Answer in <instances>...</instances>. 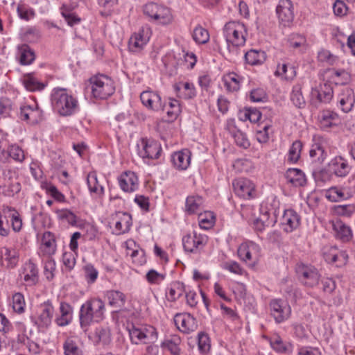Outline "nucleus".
<instances>
[{
  "label": "nucleus",
  "mask_w": 355,
  "mask_h": 355,
  "mask_svg": "<svg viewBox=\"0 0 355 355\" xmlns=\"http://www.w3.org/2000/svg\"><path fill=\"white\" fill-rule=\"evenodd\" d=\"M223 35L227 45L229 58L233 59L241 55L239 47L245 44L247 35L244 24L234 21L227 22L224 26Z\"/></svg>",
  "instance_id": "obj_1"
},
{
  "label": "nucleus",
  "mask_w": 355,
  "mask_h": 355,
  "mask_svg": "<svg viewBox=\"0 0 355 355\" xmlns=\"http://www.w3.org/2000/svg\"><path fill=\"white\" fill-rule=\"evenodd\" d=\"M105 307L99 298L86 301L80 307L79 320L81 328L86 331L92 322H99L104 318Z\"/></svg>",
  "instance_id": "obj_2"
},
{
  "label": "nucleus",
  "mask_w": 355,
  "mask_h": 355,
  "mask_svg": "<svg viewBox=\"0 0 355 355\" xmlns=\"http://www.w3.org/2000/svg\"><path fill=\"white\" fill-rule=\"evenodd\" d=\"M51 103L54 110L63 116L72 115L78 109L77 100L63 88L54 89Z\"/></svg>",
  "instance_id": "obj_3"
},
{
  "label": "nucleus",
  "mask_w": 355,
  "mask_h": 355,
  "mask_svg": "<svg viewBox=\"0 0 355 355\" xmlns=\"http://www.w3.org/2000/svg\"><path fill=\"white\" fill-rule=\"evenodd\" d=\"M92 94L96 98L105 99L114 92L112 80L106 76H95L89 79Z\"/></svg>",
  "instance_id": "obj_4"
},
{
  "label": "nucleus",
  "mask_w": 355,
  "mask_h": 355,
  "mask_svg": "<svg viewBox=\"0 0 355 355\" xmlns=\"http://www.w3.org/2000/svg\"><path fill=\"white\" fill-rule=\"evenodd\" d=\"M208 241V236L198 230H193L182 238L184 249L191 253H200Z\"/></svg>",
  "instance_id": "obj_5"
},
{
  "label": "nucleus",
  "mask_w": 355,
  "mask_h": 355,
  "mask_svg": "<svg viewBox=\"0 0 355 355\" xmlns=\"http://www.w3.org/2000/svg\"><path fill=\"white\" fill-rule=\"evenodd\" d=\"M270 315L277 324L287 320L291 314V307L286 301L281 299H273L269 303Z\"/></svg>",
  "instance_id": "obj_6"
},
{
  "label": "nucleus",
  "mask_w": 355,
  "mask_h": 355,
  "mask_svg": "<svg viewBox=\"0 0 355 355\" xmlns=\"http://www.w3.org/2000/svg\"><path fill=\"white\" fill-rule=\"evenodd\" d=\"M54 314V307L50 301L44 302L39 307L37 316L33 320L39 329H48L52 322Z\"/></svg>",
  "instance_id": "obj_7"
},
{
  "label": "nucleus",
  "mask_w": 355,
  "mask_h": 355,
  "mask_svg": "<svg viewBox=\"0 0 355 355\" xmlns=\"http://www.w3.org/2000/svg\"><path fill=\"white\" fill-rule=\"evenodd\" d=\"M296 272L301 282L306 286L313 287L319 283L320 275L313 266L300 264L297 266Z\"/></svg>",
  "instance_id": "obj_8"
},
{
  "label": "nucleus",
  "mask_w": 355,
  "mask_h": 355,
  "mask_svg": "<svg viewBox=\"0 0 355 355\" xmlns=\"http://www.w3.org/2000/svg\"><path fill=\"white\" fill-rule=\"evenodd\" d=\"M260 248L254 242L248 241L243 243L238 248V255L241 260L254 266L257 261V254Z\"/></svg>",
  "instance_id": "obj_9"
},
{
  "label": "nucleus",
  "mask_w": 355,
  "mask_h": 355,
  "mask_svg": "<svg viewBox=\"0 0 355 355\" xmlns=\"http://www.w3.org/2000/svg\"><path fill=\"white\" fill-rule=\"evenodd\" d=\"M137 146L138 153L143 159H157L162 150L160 144L152 139H142Z\"/></svg>",
  "instance_id": "obj_10"
},
{
  "label": "nucleus",
  "mask_w": 355,
  "mask_h": 355,
  "mask_svg": "<svg viewBox=\"0 0 355 355\" xmlns=\"http://www.w3.org/2000/svg\"><path fill=\"white\" fill-rule=\"evenodd\" d=\"M151 31L148 27H142L137 33H135L129 40L128 48L132 52L140 51L148 43Z\"/></svg>",
  "instance_id": "obj_11"
},
{
  "label": "nucleus",
  "mask_w": 355,
  "mask_h": 355,
  "mask_svg": "<svg viewBox=\"0 0 355 355\" xmlns=\"http://www.w3.org/2000/svg\"><path fill=\"white\" fill-rule=\"evenodd\" d=\"M279 21L284 26H288L294 19L293 6L291 0H279L276 8Z\"/></svg>",
  "instance_id": "obj_12"
},
{
  "label": "nucleus",
  "mask_w": 355,
  "mask_h": 355,
  "mask_svg": "<svg viewBox=\"0 0 355 355\" xmlns=\"http://www.w3.org/2000/svg\"><path fill=\"white\" fill-rule=\"evenodd\" d=\"M177 328L184 334H190L198 328V322L190 313H177L174 317Z\"/></svg>",
  "instance_id": "obj_13"
},
{
  "label": "nucleus",
  "mask_w": 355,
  "mask_h": 355,
  "mask_svg": "<svg viewBox=\"0 0 355 355\" xmlns=\"http://www.w3.org/2000/svg\"><path fill=\"white\" fill-rule=\"evenodd\" d=\"M140 99L142 104L148 109L154 111H164L165 106L162 103V99L158 93L146 90L140 94Z\"/></svg>",
  "instance_id": "obj_14"
},
{
  "label": "nucleus",
  "mask_w": 355,
  "mask_h": 355,
  "mask_svg": "<svg viewBox=\"0 0 355 355\" xmlns=\"http://www.w3.org/2000/svg\"><path fill=\"white\" fill-rule=\"evenodd\" d=\"M234 190L237 196L244 199L254 196L255 192L254 184L246 178H239L233 182Z\"/></svg>",
  "instance_id": "obj_15"
},
{
  "label": "nucleus",
  "mask_w": 355,
  "mask_h": 355,
  "mask_svg": "<svg viewBox=\"0 0 355 355\" xmlns=\"http://www.w3.org/2000/svg\"><path fill=\"white\" fill-rule=\"evenodd\" d=\"M19 118L31 125H35L42 121V111L37 105H24L20 107Z\"/></svg>",
  "instance_id": "obj_16"
},
{
  "label": "nucleus",
  "mask_w": 355,
  "mask_h": 355,
  "mask_svg": "<svg viewBox=\"0 0 355 355\" xmlns=\"http://www.w3.org/2000/svg\"><path fill=\"white\" fill-rule=\"evenodd\" d=\"M129 335L132 343L139 344L140 343H146L147 340L155 334V329L149 327H136L134 325L129 329Z\"/></svg>",
  "instance_id": "obj_17"
},
{
  "label": "nucleus",
  "mask_w": 355,
  "mask_h": 355,
  "mask_svg": "<svg viewBox=\"0 0 355 355\" xmlns=\"http://www.w3.org/2000/svg\"><path fill=\"white\" fill-rule=\"evenodd\" d=\"M115 221L114 232L116 234H121L128 232L132 225L131 215L126 212L119 211L113 216Z\"/></svg>",
  "instance_id": "obj_18"
},
{
  "label": "nucleus",
  "mask_w": 355,
  "mask_h": 355,
  "mask_svg": "<svg viewBox=\"0 0 355 355\" xmlns=\"http://www.w3.org/2000/svg\"><path fill=\"white\" fill-rule=\"evenodd\" d=\"M118 180L121 189L125 192H133L138 188V178L134 172L123 173Z\"/></svg>",
  "instance_id": "obj_19"
},
{
  "label": "nucleus",
  "mask_w": 355,
  "mask_h": 355,
  "mask_svg": "<svg viewBox=\"0 0 355 355\" xmlns=\"http://www.w3.org/2000/svg\"><path fill=\"white\" fill-rule=\"evenodd\" d=\"M108 304L114 308V311L119 312L125 306L126 302L125 295L120 291L110 290L106 292Z\"/></svg>",
  "instance_id": "obj_20"
},
{
  "label": "nucleus",
  "mask_w": 355,
  "mask_h": 355,
  "mask_svg": "<svg viewBox=\"0 0 355 355\" xmlns=\"http://www.w3.org/2000/svg\"><path fill=\"white\" fill-rule=\"evenodd\" d=\"M329 167L338 177L346 176L350 171L347 161L341 156H337L332 159L329 164Z\"/></svg>",
  "instance_id": "obj_21"
},
{
  "label": "nucleus",
  "mask_w": 355,
  "mask_h": 355,
  "mask_svg": "<svg viewBox=\"0 0 355 355\" xmlns=\"http://www.w3.org/2000/svg\"><path fill=\"white\" fill-rule=\"evenodd\" d=\"M332 227L337 239L342 242H348L352 238V232L351 228L340 220H336L332 222Z\"/></svg>",
  "instance_id": "obj_22"
},
{
  "label": "nucleus",
  "mask_w": 355,
  "mask_h": 355,
  "mask_svg": "<svg viewBox=\"0 0 355 355\" xmlns=\"http://www.w3.org/2000/svg\"><path fill=\"white\" fill-rule=\"evenodd\" d=\"M300 217L293 209L285 211L282 217V225L286 232H291L300 225Z\"/></svg>",
  "instance_id": "obj_23"
},
{
  "label": "nucleus",
  "mask_w": 355,
  "mask_h": 355,
  "mask_svg": "<svg viewBox=\"0 0 355 355\" xmlns=\"http://www.w3.org/2000/svg\"><path fill=\"white\" fill-rule=\"evenodd\" d=\"M339 103L343 112H348L352 110L355 103V97L352 88L345 87L342 89L340 94Z\"/></svg>",
  "instance_id": "obj_24"
},
{
  "label": "nucleus",
  "mask_w": 355,
  "mask_h": 355,
  "mask_svg": "<svg viewBox=\"0 0 355 355\" xmlns=\"http://www.w3.org/2000/svg\"><path fill=\"white\" fill-rule=\"evenodd\" d=\"M72 306L68 303L61 302L60 305V315L55 318V323L59 327L68 325L72 321Z\"/></svg>",
  "instance_id": "obj_25"
},
{
  "label": "nucleus",
  "mask_w": 355,
  "mask_h": 355,
  "mask_svg": "<svg viewBox=\"0 0 355 355\" xmlns=\"http://www.w3.org/2000/svg\"><path fill=\"white\" fill-rule=\"evenodd\" d=\"M21 274L24 275V281L28 286L35 285L38 281L37 268L31 261L24 265Z\"/></svg>",
  "instance_id": "obj_26"
},
{
  "label": "nucleus",
  "mask_w": 355,
  "mask_h": 355,
  "mask_svg": "<svg viewBox=\"0 0 355 355\" xmlns=\"http://www.w3.org/2000/svg\"><path fill=\"white\" fill-rule=\"evenodd\" d=\"M191 160V153L185 149L181 151L175 152L172 155V162L174 166L180 170L187 169Z\"/></svg>",
  "instance_id": "obj_27"
},
{
  "label": "nucleus",
  "mask_w": 355,
  "mask_h": 355,
  "mask_svg": "<svg viewBox=\"0 0 355 355\" xmlns=\"http://www.w3.org/2000/svg\"><path fill=\"white\" fill-rule=\"evenodd\" d=\"M227 130L234 138L235 143L243 148H248L250 144L245 133L238 130L233 122H228Z\"/></svg>",
  "instance_id": "obj_28"
},
{
  "label": "nucleus",
  "mask_w": 355,
  "mask_h": 355,
  "mask_svg": "<svg viewBox=\"0 0 355 355\" xmlns=\"http://www.w3.org/2000/svg\"><path fill=\"white\" fill-rule=\"evenodd\" d=\"M327 156V153L321 144L315 142L312 144L309 151V157L312 163L320 165L324 162Z\"/></svg>",
  "instance_id": "obj_29"
},
{
  "label": "nucleus",
  "mask_w": 355,
  "mask_h": 355,
  "mask_svg": "<svg viewBox=\"0 0 355 355\" xmlns=\"http://www.w3.org/2000/svg\"><path fill=\"white\" fill-rule=\"evenodd\" d=\"M287 181L295 187H303L306 183L304 173L297 168H289L285 174Z\"/></svg>",
  "instance_id": "obj_30"
},
{
  "label": "nucleus",
  "mask_w": 355,
  "mask_h": 355,
  "mask_svg": "<svg viewBox=\"0 0 355 355\" xmlns=\"http://www.w3.org/2000/svg\"><path fill=\"white\" fill-rule=\"evenodd\" d=\"M1 256L3 259V264L7 268H12L18 263V253L15 249H10L7 247H3L0 250Z\"/></svg>",
  "instance_id": "obj_31"
},
{
  "label": "nucleus",
  "mask_w": 355,
  "mask_h": 355,
  "mask_svg": "<svg viewBox=\"0 0 355 355\" xmlns=\"http://www.w3.org/2000/svg\"><path fill=\"white\" fill-rule=\"evenodd\" d=\"M333 89L328 83L321 85L320 89H315L312 92V95L316 96L318 101L322 103H329L333 97Z\"/></svg>",
  "instance_id": "obj_32"
},
{
  "label": "nucleus",
  "mask_w": 355,
  "mask_h": 355,
  "mask_svg": "<svg viewBox=\"0 0 355 355\" xmlns=\"http://www.w3.org/2000/svg\"><path fill=\"white\" fill-rule=\"evenodd\" d=\"M204 200L199 196H191L186 200V211L189 214L198 213L203 209Z\"/></svg>",
  "instance_id": "obj_33"
},
{
  "label": "nucleus",
  "mask_w": 355,
  "mask_h": 355,
  "mask_svg": "<svg viewBox=\"0 0 355 355\" xmlns=\"http://www.w3.org/2000/svg\"><path fill=\"white\" fill-rule=\"evenodd\" d=\"M321 128H329L336 124L338 121V114L331 110H323L319 115Z\"/></svg>",
  "instance_id": "obj_34"
},
{
  "label": "nucleus",
  "mask_w": 355,
  "mask_h": 355,
  "mask_svg": "<svg viewBox=\"0 0 355 355\" xmlns=\"http://www.w3.org/2000/svg\"><path fill=\"white\" fill-rule=\"evenodd\" d=\"M8 156L19 162H23L25 158L24 151L17 145L10 146L8 153L5 150H2L1 154H0V162L6 159Z\"/></svg>",
  "instance_id": "obj_35"
},
{
  "label": "nucleus",
  "mask_w": 355,
  "mask_h": 355,
  "mask_svg": "<svg viewBox=\"0 0 355 355\" xmlns=\"http://www.w3.org/2000/svg\"><path fill=\"white\" fill-rule=\"evenodd\" d=\"M181 343V339L178 336L173 335L170 338L166 339L162 346L168 349L172 355H180V345Z\"/></svg>",
  "instance_id": "obj_36"
},
{
  "label": "nucleus",
  "mask_w": 355,
  "mask_h": 355,
  "mask_svg": "<svg viewBox=\"0 0 355 355\" xmlns=\"http://www.w3.org/2000/svg\"><path fill=\"white\" fill-rule=\"evenodd\" d=\"M18 53L19 56V62L22 65L30 64L35 60L34 52L26 44H23L19 46Z\"/></svg>",
  "instance_id": "obj_37"
},
{
  "label": "nucleus",
  "mask_w": 355,
  "mask_h": 355,
  "mask_svg": "<svg viewBox=\"0 0 355 355\" xmlns=\"http://www.w3.org/2000/svg\"><path fill=\"white\" fill-rule=\"evenodd\" d=\"M3 213L4 214H9L8 216L11 217L12 230L15 232H19L22 227V220L19 213L15 209L8 206H3Z\"/></svg>",
  "instance_id": "obj_38"
},
{
  "label": "nucleus",
  "mask_w": 355,
  "mask_h": 355,
  "mask_svg": "<svg viewBox=\"0 0 355 355\" xmlns=\"http://www.w3.org/2000/svg\"><path fill=\"white\" fill-rule=\"evenodd\" d=\"M176 92H180V96L185 99H190L196 96V90L193 84L189 83H180L175 85Z\"/></svg>",
  "instance_id": "obj_39"
},
{
  "label": "nucleus",
  "mask_w": 355,
  "mask_h": 355,
  "mask_svg": "<svg viewBox=\"0 0 355 355\" xmlns=\"http://www.w3.org/2000/svg\"><path fill=\"white\" fill-rule=\"evenodd\" d=\"M153 20L160 24L167 25L172 22L173 15L168 8L159 5L157 13L155 15Z\"/></svg>",
  "instance_id": "obj_40"
},
{
  "label": "nucleus",
  "mask_w": 355,
  "mask_h": 355,
  "mask_svg": "<svg viewBox=\"0 0 355 355\" xmlns=\"http://www.w3.org/2000/svg\"><path fill=\"white\" fill-rule=\"evenodd\" d=\"M23 83L26 89L30 92L41 91L45 85L40 83L32 74H26L24 77Z\"/></svg>",
  "instance_id": "obj_41"
},
{
  "label": "nucleus",
  "mask_w": 355,
  "mask_h": 355,
  "mask_svg": "<svg viewBox=\"0 0 355 355\" xmlns=\"http://www.w3.org/2000/svg\"><path fill=\"white\" fill-rule=\"evenodd\" d=\"M225 87L230 92L238 91L240 88V78L235 73H230L223 77Z\"/></svg>",
  "instance_id": "obj_42"
},
{
  "label": "nucleus",
  "mask_w": 355,
  "mask_h": 355,
  "mask_svg": "<svg viewBox=\"0 0 355 355\" xmlns=\"http://www.w3.org/2000/svg\"><path fill=\"white\" fill-rule=\"evenodd\" d=\"M245 61L251 64L255 65L260 64L265 60V53L261 51L251 49L245 53Z\"/></svg>",
  "instance_id": "obj_43"
},
{
  "label": "nucleus",
  "mask_w": 355,
  "mask_h": 355,
  "mask_svg": "<svg viewBox=\"0 0 355 355\" xmlns=\"http://www.w3.org/2000/svg\"><path fill=\"white\" fill-rule=\"evenodd\" d=\"M42 243L44 247V251L49 254H53L55 251V239L54 235L50 232L44 233Z\"/></svg>",
  "instance_id": "obj_44"
},
{
  "label": "nucleus",
  "mask_w": 355,
  "mask_h": 355,
  "mask_svg": "<svg viewBox=\"0 0 355 355\" xmlns=\"http://www.w3.org/2000/svg\"><path fill=\"white\" fill-rule=\"evenodd\" d=\"M215 223V217L213 212L205 211L198 214V223L200 228L204 230L210 229Z\"/></svg>",
  "instance_id": "obj_45"
},
{
  "label": "nucleus",
  "mask_w": 355,
  "mask_h": 355,
  "mask_svg": "<svg viewBox=\"0 0 355 355\" xmlns=\"http://www.w3.org/2000/svg\"><path fill=\"white\" fill-rule=\"evenodd\" d=\"M291 100L297 107L301 108L304 106L305 100L302 96L301 85L297 84L293 86Z\"/></svg>",
  "instance_id": "obj_46"
},
{
  "label": "nucleus",
  "mask_w": 355,
  "mask_h": 355,
  "mask_svg": "<svg viewBox=\"0 0 355 355\" xmlns=\"http://www.w3.org/2000/svg\"><path fill=\"white\" fill-rule=\"evenodd\" d=\"M87 182L90 192L98 195L103 193V187L98 184L97 175L95 172H92L88 174Z\"/></svg>",
  "instance_id": "obj_47"
},
{
  "label": "nucleus",
  "mask_w": 355,
  "mask_h": 355,
  "mask_svg": "<svg viewBox=\"0 0 355 355\" xmlns=\"http://www.w3.org/2000/svg\"><path fill=\"white\" fill-rule=\"evenodd\" d=\"M275 76H281L285 80H292L296 75L295 68L293 67H288L286 64H279L275 72Z\"/></svg>",
  "instance_id": "obj_48"
},
{
  "label": "nucleus",
  "mask_w": 355,
  "mask_h": 355,
  "mask_svg": "<svg viewBox=\"0 0 355 355\" xmlns=\"http://www.w3.org/2000/svg\"><path fill=\"white\" fill-rule=\"evenodd\" d=\"M193 39L196 43L206 44L209 40L208 31L201 26H197L192 34Z\"/></svg>",
  "instance_id": "obj_49"
},
{
  "label": "nucleus",
  "mask_w": 355,
  "mask_h": 355,
  "mask_svg": "<svg viewBox=\"0 0 355 355\" xmlns=\"http://www.w3.org/2000/svg\"><path fill=\"white\" fill-rule=\"evenodd\" d=\"M302 148V143L299 140L295 141L289 149L288 160L293 163L298 161L300 157Z\"/></svg>",
  "instance_id": "obj_50"
},
{
  "label": "nucleus",
  "mask_w": 355,
  "mask_h": 355,
  "mask_svg": "<svg viewBox=\"0 0 355 355\" xmlns=\"http://www.w3.org/2000/svg\"><path fill=\"white\" fill-rule=\"evenodd\" d=\"M167 115L171 119H175L180 113V104L178 100L170 99L168 105H164Z\"/></svg>",
  "instance_id": "obj_51"
},
{
  "label": "nucleus",
  "mask_w": 355,
  "mask_h": 355,
  "mask_svg": "<svg viewBox=\"0 0 355 355\" xmlns=\"http://www.w3.org/2000/svg\"><path fill=\"white\" fill-rule=\"evenodd\" d=\"M326 197L332 202H339L347 199V193L338 187L330 188L326 194Z\"/></svg>",
  "instance_id": "obj_52"
},
{
  "label": "nucleus",
  "mask_w": 355,
  "mask_h": 355,
  "mask_svg": "<svg viewBox=\"0 0 355 355\" xmlns=\"http://www.w3.org/2000/svg\"><path fill=\"white\" fill-rule=\"evenodd\" d=\"M65 355H82V351L73 340L68 338L63 346Z\"/></svg>",
  "instance_id": "obj_53"
},
{
  "label": "nucleus",
  "mask_w": 355,
  "mask_h": 355,
  "mask_svg": "<svg viewBox=\"0 0 355 355\" xmlns=\"http://www.w3.org/2000/svg\"><path fill=\"white\" fill-rule=\"evenodd\" d=\"M18 334H17L15 342L18 345H26L28 342L30 340L26 335V327L23 323L17 324Z\"/></svg>",
  "instance_id": "obj_54"
},
{
  "label": "nucleus",
  "mask_w": 355,
  "mask_h": 355,
  "mask_svg": "<svg viewBox=\"0 0 355 355\" xmlns=\"http://www.w3.org/2000/svg\"><path fill=\"white\" fill-rule=\"evenodd\" d=\"M272 348L279 353H285L288 349V345L284 343L279 335H275L270 340Z\"/></svg>",
  "instance_id": "obj_55"
},
{
  "label": "nucleus",
  "mask_w": 355,
  "mask_h": 355,
  "mask_svg": "<svg viewBox=\"0 0 355 355\" xmlns=\"http://www.w3.org/2000/svg\"><path fill=\"white\" fill-rule=\"evenodd\" d=\"M96 335L98 338V341L103 345H108L111 342V333L108 327H99L96 330Z\"/></svg>",
  "instance_id": "obj_56"
},
{
  "label": "nucleus",
  "mask_w": 355,
  "mask_h": 355,
  "mask_svg": "<svg viewBox=\"0 0 355 355\" xmlns=\"http://www.w3.org/2000/svg\"><path fill=\"white\" fill-rule=\"evenodd\" d=\"M24 297L22 294L17 293L12 296V308L16 313H21L24 311Z\"/></svg>",
  "instance_id": "obj_57"
},
{
  "label": "nucleus",
  "mask_w": 355,
  "mask_h": 355,
  "mask_svg": "<svg viewBox=\"0 0 355 355\" xmlns=\"http://www.w3.org/2000/svg\"><path fill=\"white\" fill-rule=\"evenodd\" d=\"M183 292L184 286L182 284L179 282L172 284L168 291V295L171 300L174 301L179 298L183 294Z\"/></svg>",
  "instance_id": "obj_58"
},
{
  "label": "nucleus",
  "mask_w": 355,
  "mask_h": 355,
  "mask_svg": "<svg viewBox=\"0 0 355 355\" xmlns=\"http://www.w3.org/2000/svg\"><path fill=\"white\" fill-rule=\"evenodd\" d=\"M58 217L62 220H66L69 224L76 225L77 223L76 216L68 209H62L58 212Z\"/></svg>",
  "instance_id": "obj_59"
},
{
  "label": "nucleus",
  "mask_w": 355,
  "mask_h": 355,
  "mask_svg": "<svg viewBox=\"0 0 355 355\" xmlns=\"http://www.w3.org/2000/svg\"><path fill=\"white\" fill-rule=\"evenodd\" d=\"M336 249H331L329 254H324V259L326 261L329 263H336L340 258L345 261L347 255L344 252L336 253Z\"/></svg>",
  "instance_id": "obj_60"
},
{
  "label": "nucleus",
  "mask_w": 355,
  "mask_h": 355,
  "mask_svg": "<svg viewBox=\"0 0 355 355\" xmlns=\"http://www.w3.org/2000/svg\"><path fill=\"white\" fill-rule=\"evenodd\" d=\"M165 276L155 270H150L146 274V279L150 284H159L164 280Z\"/></svg>",
  "instance_id": "obj_61"
},
{
  "label": "nucleus",
  "mask_w": 355,
  "mask_h": 355,
  "mask_svg": "<svg viewBox=\"0 0 355 355\" xmlns=\"http://www.w3.org/2000/svg\"><path fill=\"white\" fill-rule=\"evenodd\" d=\"M159 5L150 2L146 3L143 8V11L145 15L148 16L152 19H154L155 15L157 13Z\"/></svg>",
  "instance_id": "obj_62"
},
{
  "label": "nucleus",
  "mask_w": 355,
  "mask_h": 355,
  "mask_svg": "<svg viewBox=\"0 0 355 355\" xmlns=\"http://www.w3.org/2000/svg\"><path fill=\"white\" fill-rule=\"evenodd\" d=\"M10 232V227L6 214L0 211V235L6 236Z\"/></svg>",
  "instance_id": "obj_63"
},
{
  "label": "nucleus",
  "mask_w": 355,
  "mask_h": 355,
  "mask_svg": "<svg viewBox=\"0 0 355 355\" xmlns=\"http://www.w3.org/2000/svg\"><path fill=\"white\" fill-rule=\"evenodd\" d=\"M85 277L88 282L93 283L98 277V271L91 264H87L85 267Z\"/></svg>",
  "instance_id": "obj_64"
}]
</instances>
